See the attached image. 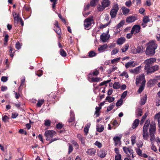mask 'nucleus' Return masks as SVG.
Wrapping results in <instances>:
<instances>
[{
	"label": "nucleus",
	"mask_w": 160,
	"mask_h": 160,
	"mask_svg": "<svg viewBox=\"0 0 160 160\" xmlns=\"http://www.w3.org/2000/svg\"><path fill=\"white\" fill-rule=\"evenodd\" d=\"M63 126L62 123H59L56 125V128L58 129H60L62 128Z\"/></svg>",
	"instance_id": "obj_63"
},
{
	"label": "nucleus",
	"mask_w": 160,
	"mask_h": 160,
	"mask_svg": "<svg viewBox=\"0 0 160 160\" xmlns=\"http://www.w3.org/2000/svg\"><path fill=\"white\" fill-rule=\"evenodd\" d=\"M146 80L144 74H141L137 77L136 79V85H138L139 84H145Z\"/></svg>",
	"instance_id": "obj_6"
},
{
	"label": "nucleus",
	"mask_w": 160,
	"mask_h": 160,
	"mask_svg": "<svg viewBox=\"0 0 160 160\" xmlns=\"http://www.w3.org/2000/svg\"><path fill=\"white\" fill-rule=\"evenodd\" d=\"M94 23V21L93 19L91 18L88 17L84 20V26L86 28H87Z\"/></svg>",
	"instance_id": "obj_7"
},
{
	"label": "nucleus",
	"mask_w": 160,
	"mask_h": 160,
	"mask_svg": "<svg viewBox=\"0 0 160 160\" xmlns=\"http://www.w3.org/2000/svg\"><path fill=\"white\" fill-rule=\"evenodd\" d=\"M56 97V95L51 93L49 95V98H48V100L50 101H51L52 102H54V100Z\"/></svg>",
	"instance_id": "obj_23"
},
{
	"label": "nucleus",
	"mask_w": 160,
	"mask_h": 160,
	"mask_svg": "<svg viewBox=\"0 0 160 160\" xmlns=\"http://www.w3.org/2000/svg\"><path fill=\"white\" fill-rule=\"evenodd\" d=\"M96 111L95 112V114H96V117H98L100 115L99 111L101 109V107H96L95 108Z\"/></svg>",
	"instance_id": "obj_29"
},
{
	"label": "nucleus",
	"mask_w": 160,
	"mask_h": 160,
	"mask_svg": "<svg viewBox=\"0 0 160 160\" xmlns=\"http://www.w3.org/2000/svg\"><path fill=\"white\" fill-rule=\"evenodd\" d=\"M9 118H8L7 116L4 115L2 118V120L5 122H8V120Z\"/></svg>",
	"instance_id": "obj_51"
},
{
	"label": "nucleus",
	"mask_w": 160,
	"mask_h": 160,
	"mask_svg": "<svg viewBox=\"0 0 160 160\" xmlns=\"http://www.w3.org/2000/svg\"><path fill=\"white\" fill-rule=\"evenodd\" d=\"M114 106L115 105L113 103L111 104L110 106L107 107V112H108L114 108Z\"/></svg>",
	"instance_id": "obj_47"
},
{
	"label": "nucleus",
	"mask_w": 160,
	"mask_h": 160,
	"mask_svg": "<svg viewBox=\"0 0 160 160\" xmlns=\"http://www.w3.org/2000/svg\"><path fill=\"white\" fill-rule=\"evenodd\" d=\"M129 148H130L129 147L127 148L126 147H124L123 148V150L124 152L126 154H127Z\"/></svg>",
	"instance_id": "obj_61"
},
{
	"label": "nucleus",
	"mask_w": 160,
	"mask_h": 160,
	"mask_svg": "<svg viewBox=\"0 0 160 160\" xmlns=\"http://www.w3.org/2000/svg\"><path fill=\"white\" fill-rule=\"evenodd\" d=\"M150 120H148L146 121L145 123L143 128V132H148V129L150 125Z\"/></svg>",
	"instance_id": "obj_11"
},
{
	"label": "nucleus",
	"mask_w": 160,
	"mask_h": 160,
	"mask_svg": "<svg viewBox=\"0 0 160 160\" xmlns=\"http://www.w3.org/2000/svg\"><path fill=\"white\" fill-rule=\"evenodd\" d=\"M118 10V4H114L110 12V15L111 18H113L116 17Z\"/></svg>",
	"instance_id": "obj_5"
},
{
	"label": "nucleus",
	"mask_w": 160,
	"mask_h": 160,
	"mask_svg": "<svg viewBox=\"0 0 160 160\" xmlns=\"http://www.w3.org/2000/svg\"><path fill=\"white\" fill-rule=\"evenodd\" d=\"M69 145L68 149V154H70L73 150V146L70 144L68 143Z\"/></svg>",
	"instance_id": "obj_45"
},
{
	"label": "nucleus",
	"mask_w": 160,
	"mask_h": 160,
	"mask_svg": "<svg viewBox=\"0 0 160 160\" xmlns=\"http://www.w3.org/2000/svg\"><path fill=\"white\" fill-rule=\"evenodd\" d=\"M51 122L49 120H47L45 121L44 124L45 126L48 127L50 125Z\"/></svg>",
	"instance_id": "obj_58"
},
{
	"label": "nucleus",
	"mask_w": 160,
	"mask_h": 160,
	"mask_svg": "<svg viewBox=\"0 0 160 160\" xmlns=\"http://www.w3.org/2000/svg\"><path fill=\"white\" fill-rule=\"evenodd\" d=\"M113 139L115 142V144L116 146L120 142L121 138L117 136L114 137Z\"/></svg>",
	"instance_id": "obj_28"
},
{
	"label": "nucleus",
	"mask_w": 160,
	"mask_h": 160,
	"mask_svg": "<svg viewBox=\"0 0 160 160\" xmlns=\"http://www.w3.org/2000/svg\"><path fill=\"white\" fill-rule=\"evenodd\" d=\"M119 51V49L117 48H114L111 52V55H113L116 54Z\"/></svg>",
	"instance_id": "obj_49"
},
{
	"label": "nucleus",
	"mask_w": 160,
	"mask_h": 160,
	"mask_svg": "<svg viewBox=\"0 0 160 160\" xmlns=\"http://www.w3.org/2000/svg\"><path fill=\"white\" fill-rule=\"evenodd\" d=\"M75 121V117L74 116L73 114L70 115V118L68 120V122H73Z\"/></svg>",
	"instance_id": "obj_46"
},
{
	"label": "nucleus",
	"mask_w": 160,
	"mask_h": 160,
	"mask_svg": "<svg viewBox=\"0 0 160 160\" xmlns=\"http://www.w3.org/2000/svg\"><path fill=\"white\" fill-rule=\"evenodd\" d=\"M23 9L29 12L31 11L30 7L27 4H25L24 6Z\"/></svg>",
	"instance_id": "obj_52"
},
{
	"label": "nucleus",
	"mask_w": 160,
	"mask_h": 160,
	"mask_svg": "<svg viewBox=\"0 0 160 160\" xmlns=\"http://www.w3.org/2000/svg\"><path fill=\"white\" fill-rule=\"evenodd\" d=\"M145 97L141 99V105H144L146 102V100L147 99V97L146 95L145 94Z\"/></svg>",
	"instance_id": "obj_43"
},
{
	"label": "nucleus",
	"mask_w": 160,
	"mask_h": 160,
	"mask_svg": "<svg viewBox=\"0 0 160 160\" xmlns=\"http://www.w3.org/2000/svg\"><path fill=\"white\" fill-rule=\"evenodd\" d=\"M125 41V39L124 38L121 37L118 38L117 40L118 44L121 45L123 44Z\"/></svg>",
	"instance_id": "obj_19"
},
{
	"label": "nucleus",
	"mask_w": 160,
	"mask_h": 160,
	"mask_svg": "<svg viewBox=\"0 0 160 160\" xmlns=\"http://www.w3.org/2000/svg\"><path fill=\"white\" fill-rule=\"evenodd\" d=\"M123 14L126 15L130 12V9L125 7L123 6L121 8Z\"/></svg>",
	"instance_id": "obj_22"
},
{
	"label": "nucleus",
	"mask_w": 160,
	"mask_h": 160,
	"mask_svg": "<svg viewBox=\"0 0 160 160\" xmlns=\"http://www.w3.org/2000/svg\"><path fill=\"white\" fill-rule=\"evenodd\" d=\"M99 1V0H91L90 3L92 7H95L97 3Z\"/></svg>",
	"instance_id": "obj_38"
},
{
	"label": "nucleus",
	"mask_w": 160,
	"mask_h": 160,
	"mask_svg": "<svg viewBox=\"0 0 160 160\" xmlns=\"http://www.w3.org/2000/svg\"><path fill=\"white\" fill-rule=\"evenodd\" d=\"M148 114L147 113H146L144 114V115L142 116V118L140 121V124L142 125L144 123L145 119L148 116Z\"/></svg>",
	"instance_id": "obj_40"
},
{
	"label": "nucleus",
	"mask_w": 160,
	"mask_h": 160,
	"mask_svg": "<svg viewBox=\"0 0 160 160\" xmlns=\"http://www.w3.org/2000/svg\"><path fill=\"white\" fill-rule=\"evenodd\" d=\"M125 22L124 20H122L120 22L118 23L116 26V28L117 29L123 26Z\"/></svg>",
	"instance_id": "obj_33"
},
{
	"label": "nucleus",
	"mask_w": 160,
	"mask_h": 160,
	"mask_svg": "<svg viewBox=\"0 0 160 160\" xmlns=\"http://www.w3.org/2000/svg\"><path fill=\"white\" fill-rule=\"evenodd\" d=\"M10 48L9 50L10 56L11 58H12L14 56V53H15V50L11 47H10Z\"/></svg>",
	"instance_id": "obj_41"
},
{
	"label": "nucleus",
	"mask_w": 160,
	"mask_h": 160,
	"mask_svg": "<svg viewBox=\"0 0 160 160\" xmlns=\"http://www.w3.org/2000/svg\"><path fill=\"white\" fill-rule=\"evenodd\" d=\"M136 152L137 154L139 156H142V151L140 148H137L136 149Z\"/></svg>",
	"instance_id": "obj_55"
},
{
	"label": "nucleus",
	"mask_w": 160,
	"mask_h": 160,
	"mask_svg": "<svg viewBox=\"0 0 160 160\" xmlns=\"http://www.w3.org/2000/svg\"><path fill=\"white\" fill-rule=\"evenodd\" d=\"M125 5L128 7H131L132 5V3L130 0L127 1L125 2Z\"/></svg>",
	"instance_id": "obj_57"
},
{
	"label": "nucleus",
	"mask_w": 160,
	"mask_h": 160,
	"mask_svg": "<svg viewBox=\"0 0 160 160\" xmlns=\"http://www.w3.org/2000/svg\"><path fill=\"white\" fill-rule=\"evenodd\" d=\"M155 58H151L146 60L144 62L145 64V69L146 71L147 74L152 73L158 70L159 67L158 65L152 66V63L156 62Z\"/></svg>",
	"instance_id": "obj_1"
},
{
	"label": "nucleus",
	"mask_w": 160,
	"mask_h": 160,
	"mask_svg": "<svg viewBox=\"0 0 160 160\" xmlns=\"http://www.w3.org/2000/svg\"><path fill=\"white\" fill-rule=\"evenodd\" d=\"M141 29V28L139 25H135L132 27L131 31L132 33H134L135 35L139 32Z\"/></svg>",
	"instance_id": "obj_9"
},
{
	"label": "nucleus",
	"mask_w": 160,
	"mask_h": 160,
	"mask_svg": "<svg viewBox=\"0 0 160 160\" xmlns=\"http://www.w3.org/2000/svg\"><path fill=\"white\" fill-rule=\"evenodd\" d=\"M108 45L107 44H105L101 46L100 47L98 48V50L100 52H102L104 51V50L108 48Z\"/></svg>",
	"instance_id": "obj_16"
},
{
	"label": "nucleus",
	"mask_w": 160,
	"mask_h": 160,
	"mask_svg": "<svg viewBox=\"0 0 160 160\" xmlns=\"http://www.w3.org/2000/svg\"><path fill=\"white\" fill-rule=\"evenodd\" d=\"M110 3L111 2L109 0H103L102 2V5L103 9L108 7Z\"/></svg>",
	"instance_id": "obj_12"
},
{
	"label": "nucleus",
	"mask_w": 160,
	"mask_h": 160,
	"mask_svg": "<svg viewBox=\"0 0 160 160\" xmlns=\"http://www.w3.org/2000/svg\"><path fill=\"white\" fill-rule=\"evenodd\" d=\"M146 45L148 46L145 51L146 55L150 56L154 55L155 52V50L158 47V45L155 43V42L152 40L147 43Z\"/></svg>",
	"instance_id": "obj_2"
},
{
	"label": "nucleus",
	"mask_w": 160,
	"mask_h": 160,
	"mask_svg": "<svg viewBox=\"0 0 160 160\" xmlns=\"http://www.w3.org/2000/svg\"><path fill=\"white\" fill-rule=\"evenodd\" d=\"M139 122L140 121L138 119H136L132 124V128L133 129L136 128L138 126Z\"/></svg>",
	"instance_id": "obj_15"
},
{
	"label": "nucleus",
	"mask_w": 160,
	"mask_h": 160,
	"mask_svg": "<svg viewBox=\"0 0 160 160\" xmlns=\"http://www.w3.org/2000/svg\"><path fill=\"white\" fill-rule=\"evenodd\" d=\"M120 59V57H119L113 59L111 60V63L113 64L116 63L119 61Z\"/></svg>",
	"instance_id": "obj_50"
},
{
	"label": "nucleus",
	"mask_w": 160,
	"mask_h": 160,
	"mask_svg": "<svg viewBox=\"0 0 160 160\" xmlns=\"http://www.w3.org/2000/svg\"><path fill=\"white\" fill-rule=\"evenodd\" d=\"M123 100L122 98H120L117 102L116 105L117 107L119 106L122 104Z\"/></svg>",
	"instance_id": "obj_48"
},
{
	"label": "nucleus",
	"mask_w": 160,
	"mask_h": 160,
	"mask_svg": "<svg viewBox=\"0 0 160 160\" xmlns=\"http://www.w3.org/2000/svg\"><path fill=\"white\" fill-rule=\"evenodd\" d=\"M142 20L144 23H146L150 21L149 17L147 16H145L143 17Z\"/></svg>",
	"instance_id": "obj_42"
},
{
	"label": "nucleus",
	"mask_w": 160,
	"mask_h": 160,
	"mask_svg": "<svg viewBox=\"0 0 160 160\" xmlns=\"http://www.w3.org/2000/svg\"><path fill=\"white\" fill-rule=\"evenodd\" d=\"M134 61H131L126 63L125 64V67L127 68H128L131 67H135L136 64L135 63H134Z\"/></svg>",
	"instance_id": "obj_13"
},
{
	"label": "nucleus",
	"mask_w": 160,
	"mask_h": 160,
	"mask_svg": "<svg viewBox=\"0 0 160 160\" xmlns=\"http://www.w3.org/2000/svg\"><path fill=\"white\" fill-rule=\"evenodd\" d=\"M12 14L14 17V22H16L17 23H18L19 22V19L20 18H19L18 14L15 12H13Z\"/></svg>",
	"instance_id": "obj_17"
},
{
	"label": "nucleus",
	"mask_w": 160,
	"mask_h": 160,
	"mask_svg": "<svg viewBox=\"0 0 160 160\" xmlns=\"http://www.w3.org/2000/svg\"><path fill=\"white\" fill-rule=\"evenodd\" d=\"M100 39L102 41L104 42H106L107 38V35L106 33H103L100 36Z\"/></svg>",
	"instance_id": "obj_21"
},
{
	"label": "nucleus",
	"mask_w": 160,
	"mask_h": 160,
	"mask_svg": "<svg viewBox=\"0 0 160 160\" xmlns=\"http://www.w3.org/2000/svg\"><path fill=\"white\" fill-rule=\"evenodd\" d=\"M145 48L142 46H138L136 48V52L138 53H141L144 51Z\"/></svg>",
	"instance_id": "obj_18"
},
{
	"label": "nucleus",
	"mask_w": 160,
	"mask_h": 160,
	"mask_svg": "<svg viewBox=\"0 0 160 160\" xmlns=\"http://www.w3.org/2000/svg\"><path fill=\"white\" fill-rule=\"evenodd\" d=\"M111 22V21L110 20L107 23H106L105 24H101L100 25V28H103L105 27H106L107 26H108Z\"/></svg>",
	"instance_id": "obj_56"
},
{
	"label": "nucleus",
	"mask_w": 160,
	"mask_h": 160,
	"mask_svg": "<svg viewBox=\"0 0 160 160\" xmlns=\"http://www.w3.org/2000/svg\"><path fill=\"white\" fill-rule=\"evenodd\" d=\"M141 66H139L138 67L135 68L134 69L132 70V72L133 73L135 74H138L139 73V71L140 69Z\"/></svg>",
	"instance_id": "obj_31"
},
{
	"label": "nucleus",
	"mask_w": 160,
	"mask_h": 160,
	"mask_svg": "<svg viewBox=\"0 0 160 160\" xmlns=\"http://www.w3.org/2000/svg\"><path fill=\"white\" fill-rule=\"evenodd\" d=\"M142 137L143 139L145 140H147L148 137V132H143Z\"/></svg>",
	"instance_id": "obj_44"
},
{
	"label": "nucleus",
	"mask_w": 160,
	"mask_h": 160,
	"mask_svg": "<svg viewBox=\"0 0 160 160\" xmlns=\"http://www.w3.org/2000/svg\"><path fill=\"white\" fill-rule=\"evenodd\" d=\"M119 82H115L113 84V87L115 89H119L120 88Z\"/></svg>",
	"instance_id": "obj_35"
},
{
	"label": "nucleus",
	"mask_w": 160,
	"mask_h": 160,
	"mask_svg": "<svg viewBox=\"0 0 160 160\" xmlns=\"http://www.w3.org/2000/svg\"><path fill=\"white\" fill-rule=\"evenodd\" d=\"M94 144L95 146H97L99 148H101L102 146V144L98 141H97Z\"/></svg>",
	"instance_id": "obj_53"
},
{
	"label": "nucleus",
	"mask_w": 160,
	"mask_h": 160,
	"mask_svg": "<svg viewBox=\"0 0 160 160\" xmlns=\"http://www.w3.org/2000/svg\"><path fill=\"white\" fill-rule=\"evenodd\" d=\"M71 143L75 147L76 149H78L79 148V146L77 142L74 140L71 141Z\"/></svg>",
	"instance_id": "obj_36"
},
{
	"label": "nucleus",
	"mask_w": 160,
	"mask_h": 160,
	"mask_svg": "<svg viewBox=\"0 0 160 160\" xmlns=\"http://www.w3.org/2000/svg\"><path fill=\"white\" fill-rule=\"evenodd\" d=\"M137 18L134 16H130L127 18L126 22L128 23L132 22L137 19Z\"/></svg>",
	"instance_id": "obj_10"
},
{
	"label": "nucleus",
	"mask_w": 160,
	"mask_h": 160,
	"mask_svg": "<svg viewBox=\"0 0 160 160\" xmlns=\"http://www.w3.org/2000/svg\"><path fill=\"white\" fill-rule=\"evenodd\" d=\"M129 47V45L127 43L125 44L124 47H123L121 49L122 52H125L126 51L128 50Z\"/></svg>",
	"instance_id": "obj_37"
},
{
	"label": "nucleus",
	"mask_w": 160,
	"mask_h": 160,
	"mask_svg": "<svg viewBox=\"0 0 160 160\" xmlns=\"http://www.w3.org/2000/svg\"><path fill=\"white\" fill-rule=\"evenodd\" d=\"M60 54L62 57H64L67 56V54L66 52L62 49H61L60 50Z\"/></svg>",
	"instance_id": "obj_34"
},
{
	"label": "nucleus",
	"mask_w": 160,
	"mask_h": 160,
	"mask_svg": "<svg viewBox=\"0 0 160 160\" xmlns=\"http://www.w3.org/2000/svg\"><path fill=\"white\" fill-rule=\"evenodd\" d=\"M145 85V84H141L138 91L139 93L140 94L142 92L144 88Z\"/></svg>",
	"instance_id": "obj_30"
},
{
	"label": "nucleus",
	"mask_w": 160,
	"mask_h": 160,
	"mask_svg": "<svg viewBox=\"0 0 160 160\" xmlns=\"http://www.w3.org/2000/svg\"><path fill=\"white\" fill-rule=\"evenodd\" d=\"M91 81L92 82H98L99 81V78H91Z\"/></svg>",
	"instance_id": "obj_64"
},
{
	"label": "nucleus",
	"mask_w": 160,
	"mask_h": 160,
	"mask_svg": "<svg viewBox=\"0 0 160 160\" xmlns=\"http://www.w3.org/2000/svg\"><path fill=\"white\" fill-rule=\"evenodd\" d=\"M88 56L89 58H92L96 56L97 53L93 51H91L88 53Z\"/></svg>",
	"instance_id": "obj_32"
},
{
	"label": "nucleus",
	"mask_w": 160,
	"mask_h": 160,
	"mask_svg": "<svg viewBox=\"0 0 160 160\" xmlns=\"http://www.w3.org/2000/svg\"><path fill=\"white\" fill-rule=\"evenodd\" d=\"M156 81V80L155 79L150 80L147 83V86L149 87L154 85Z\"/></svg>",
	"instance_id": "obj_27"
},
{
	"label": "nucleus",
	"mask_w": 160,
	"mask_h": 160,
	"mask_svg": "<svg viewBox=\"0 0 160 160\" xmlns=\"http://www.w3.org/2000/svg\"><path fill=\"white\" fill-rule=\"evenodd\" d=\"M54 31L59 36V37H58V38H61V34L62 33H61V29L59 27H57V28L55 29H54Z\"/></svg>",
	"instance_id": "obj_25"
},
{
	"label": "nucleus",
	"mask_w": 160,
	"mask_h": 160,
	"mask_svg": "<svg viewBox=\"0 0 160 160\" xmlns=\"http://www.w3.org/2000/svg\"><path fill=\"white\" fill-rule=\"evenodd\" d=\"M143 114L142 110L140 108H138L136 112V117L137 118L141 117Z\"/></svg>",
	"instance_id": "obj_20"
},
{
	"label": "nucleus",
	"mask_w": 160,
	"mask_h": 160,
	"mask_svg": "<svg viewBox=\"0 0 160 160\" xmlns=\"http://www.w3.org/2000/svg\"><path fill=\"white\" fill-rule=\"evenodd\" d=\"M156 131V126L155 124H151L150 125V128L149 130V133L150 135V140L151 142L152 146V149L155 152L157 151V149L155 146H154L152 144V142L155 139V136L154 134L155 133Z\"/></svg>",
	"instance_id": "obj_3"
},
{
	"label": "nucleus",
	"mask_w": 160,
	"mask_h": 160,
	"mask_svg": "<svg viewBox=\"0 0 160 160\" xmlns=\"http://www.w3.org/2000/svg\"><path fill=\"white\" fill-rule=\"evenodd\" d=\"M115 99L114 98L111 97L109 96H107L105 99V100L109 102H113Z\"/></svg>",
	"instance_id": "obj_39"
},
{
	"label": "nucleus",
	"mask_w": 160,
	"mask_h": 160,
	"mask_svg": "<svg viewBox=\"0 0 160 160\" xmlns=\"http://www.w3.org/2000/svg\"><path fill=\"white\" fill-rule=\"evenodd\" d=\"M155 119L158 121V125L160 126V112L156 114L155 116Z\"/></svg>",
	"instance_id": "obj_26"
},
{
	"label": "nucleus",
	"mask_w": 160,
	"mask_h": 160,
	"mask_svg": "<svg viewBox=\"0 0 160 160\" xmlns=\"http://www.w3.org/2000/svg\"><path fill=\"white\" fill-rule=\"evenodd\" d=\"M107 153V150L105 148H102L100 150L97 151V155L98 156L102 158L105 157Z\"/></svg>",
	"instance_id": "obj_8"
},
{
	"label": "nucleus",
	"mask_w": 160,
	"mask_h": 160,
	"mask_svg": "<svg viewBox=\"0 0 160 160\" xmlns=\"http://www.w3.org/2000/svg\"><path fill=\"white\" fill-rule=\"evenodd\" d=\"M96 149L94 148L88 149L87 151V153L90 155H94L96 153Z\"/></svg>",
	"instance_id": "obj_14"
},
{
	"label": "nucleus",
	"mask_w": 160,
	"mask_h": 160,
	"mask_svg": "<svg viewBox=\"0 0 160 160\" xmlns=\"http://www.w3.org/2000/svg\"><path fill=\"white\" fill-rule=\"evenodd\" d=\"M44 102V101L43 100H41L38 101V103L37 104V107H40L43 103Z\"/></svg>",
	"instance_id": "obj_54"
},
{
	"label": "nucleus",
	"mask_w": 160,
	"mask_h": 160,
	"mask_svg": "<svg viewBox=\"0 0 160 160\" xmlns=\"http://www.w3.org/2000/svg\"><path fill=\"white\" fill-rule=\"evenodd\" d=\"M21 45L20 43L19 42H17L15 45L16 48L18 49H19L21 48Z\"/></svg>",
	"instance_id": "obj_59"
},
{
	"label": "nucleus",
	"mask_w": 160,
	"mask_h": 160,
	"mask_svg": "<svg viewBox=\"0 0 160 160\" xmlns=\"http://www.w3.org/2000/svg\"><path fill=\"white\" fill-rule=\"evenodd\" d=\"M122 156L120 154H119L115 156V160H121Z\"/></svg>",
	"instance_id": "obj_60"
},
{
	"label": "nucleus",
	"mask_w": 160,
	"mask_h": 160,
	"mask_svg": "<svg viewBox=\"0 0 160 160\" xmlns=\"http://www.w3.org/2000/svg\"><path fill=\"white\" fill-rule=\"evenodd\" d=\"M120 76H124L126 78H127L128 77V75L127 72H123L120 74Z\"/></svg>",
	"instance_id": "obj_62"
},
{
	"label": "nucleus",
	"mask_w": 160,
	"mask_h": 160,
	"mask_svg": "<svg viewBox=\"0 0 160 160\" xmlns=\"http://www.w3.org/2000/svg\"><path fill=\"white\" fill-rule=\"evenodd\" d=\"M96 127L97 130L99 132H102L104 130V127L102 125L97 124Z\"/></svg>",
	"instance_id": "obj_24"
},
{
	"label": "nucleus",
	"mask_w": 160,
	"mask_h": 160,
	"mask_svg": "<svg viewBox=\"0 0 160 160\" xmlns=\"http://www.w3.org/2000/svg\"><path fill=\"white\" fill-rule=\"evenodd\" d=\"M56 132L53 130L46 131L44 133V136L46 137V140L47 141L50 140L54 135H56Z\"/></svg>",
	"instance_id": "obj_4"
}]
</instances>
